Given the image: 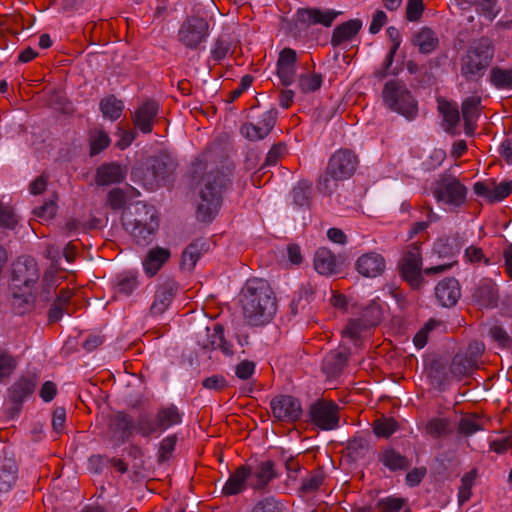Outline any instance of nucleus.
Returning <instances> with one entry per match:
<instances>
[{"label":"nucleus","mask_w":512,"mask_h":512,"mask_svg":"<svg viewBox=\"0 0 512 512\" xmlns=\"http://www.w3.org/2000/svg\"><path fill=\"white\" fill-rule=\"evenodd\" d=\"M158 110L159 105L154 100H148L143 103L133 115L135 127L145 134L150 133L153 130V124Z\"/></svg>","instance_id":"5701e85b"},{"label":"nucleus","mask_w":512,"mask_h":512,"mask_svg":"<svg viewBox=\"0 0 512 512\" xmlns=\"http://www.w3.org/2000/svg\"><path fill=\"white\" fill-rule=\"evenodd\" d=\"M176 442H177L176 435L168 436L162 440V442L160 443L159 455H158V462L160 464L166 462L169 459L171 453L175 449Z\"/></svg>","instance_id":"0e129e2a"},{"label":"nucleus","mask_w":512,"mask_h":512,"mask_svg":"<svg viewBox=\"0 0 512 512\" xmlns=\"http://www.w3.org/2000/svg\"><path fill=\"white\" fill-rule=\"evenodd\" d=\"M494 188H490L484 182H476L473 191L477 196L484 197L489 203L502 201L512 192V180L502 181L498 185L492 183Z\"/></svg>","instance_id":"4be33fe9"},{"label":"nucleus","mask_w":512,"mask_h":512,"mask_svg":"<svg viewBox=\"0 0 512 512\" xmlns=\"http://www.w3.org/2000/svg\"><path fill=\"white\" fill-rule=\"evenodd\" d=\"M355 266L357 272L363 277L375 278L384 273L386 263L381 254L371 251L361 255Z\"/></svg>","instance_id":"f3484780"},{"label":"nucleus","mask_w":512,"mask_h":512,"mask_svg":"<svg viewBox=\"0 0 512 512\" xmlns=\"http://www.w3.org/2000/svg\"><path fill=\"white\" fill-rule=\"evenodd\" d=\"M456 262L440 264L422 270V256L418 244L413 243L407 247L401 263L400 272L413 289H419L424 282L422 273L431 276L449 270Z\"/></svg>","instance_id":"39448f33"},{"label":"nucleus","mask_w":512,"mask_h":512,"mask_svg":"<svg viewBox=\"0 0 512 512\" xmlns=\"http://www.w3.org/2000/svg\"><path fill=\"white\" fill-rule=\"evenodd\" d=\"M314 268L321 275L337 274L341 270V264L335 255L325 247L319 248L314 257Z\"/></svg>","instance_id":"a878e982"},{"label":"nucleus","mask_w":512,"mask_h":512,"mask_svg":"<svg viewBox=\"0 0 512 512\" xmlns=\"http://www.w3.org/2000/svg\"><path fill=\"white\" fill-rule=\"evenodd\" d=\"M252 475V469L249 465L239 466L226 481L222 488V494L225 496L237 495L246 487L247 479Z\"/></svg>","instance_id":"bb28decb"},{"label":"nucleus","mask_w":512,"mask_h":512,"mask_svg":"<svg viewBox=\"0 0 512 512\" xmlns=\"http://www.w3.org/2000/svg\"><path fill=\"white\" fill-rule=\"evenodd\" d=\"M127 175V167L116 162L100 165L96 169L95 182L99 186L121 183Z\"/></svg>","instance_id":"412c9836"},{"label":"nucleus","mask_w":512,"mask_h":512,"mask_svg":"<svg viewBox=\"0 0 512 512\" xmlns=\"http://www.w3.org/2000/svg\"><path fill=\"white\" fill-rule=\"evenodd\" d=\"M241 303L244 319L250 326L264 325L277 311L276 298L269 284L263 280H250L242 290Z\"/></svg>","instance_id":"f257e3e1"},{"label":"nucleus","mask_w":512,"mask_h":512,"mask_svg":"<svg viewBox=\"0 0 512 512\" xmlns=\"http://www.w3.org/2000/svg\"><path fill=\"white\" fill-rule=\"evenodd\" d=\"M208 242L199 238L191 242L183 251L181 258V267H188L192 270L203 252L208 250Z\"/></svg>","instance_id":"72a5a7b5"},{"label":"nucleus","mask_w":512,"mask_h":512,"mask_svg":"<svg viewBox=\"0 0 512 512\" xmlns=\"http://www.w3.org/2000/svg\"><path fill=\"white\" fill-rule=\"evenodd\" d=\"M476 367V359L472 355L456 354L450 364V374L453 378L460 380L470 375Z\"/></svg>","instance_id":"2f4dec72"},{"label":"nucleus","mask_w":512,"mask_h":512,"mask_svg":"<svg viewBox=\"0 0 512 512\" xmlns=\"http://www.w3.org/2000/svg\"><path fill=\"white\" fill-rule=\"evenodd\" d=\"M428 434L434 438H439L452 433L450 422L445 418H434L431 419L426 426Z\"/></svg>","instance_id":"603ef678"},{"label":"nucleus","mask_w":512,"mask_h":512,"mask_svg":"<svg viewBox=\"0 0 512 512\" xmlns=\"http://www.w3.org/2000/svg\"><path fill=\"white\" fill-rule=\"evenodd\" d=\"M493 58V48L489 39H480L471 46L461 59V73L467 81L481 78Z\"/></svg>","instance_id":"0eeeda50"},{"label":"nucleus","mask_w":512,"mask_h":512,"mask_svg":"<svg viewBox=\"0 0 512 512\" xmlns=\"http://www.w3.org/2000/svg\"><path fill=\"white\" fill-rule=\"evenodd\" d=\"M438 38L428 27L422 28L412 39V44L417 46L422 54H429L434 51L438 45Z\"/></svg>","instance_id":"4c0bfd02"},{"label":"nucleus","mask_w":512,"mask_h":512,"mask_svg":"<svg viewBox=\"0 0 512 512\" xmlns=\"http://www.w3.org/2000/svg\"><path fill=\"white\" fill-rule=\"evenodd\" d=\"M110 137L103 129H95L90 137V155L95 156L110 145Z\"/></svg>","instance_id":"3c124183"},{"label":"nucleus","mask_w":512,"mask_h":512,"mask_svg":"<svg viewBox=\"0 0 512 512\" xmlns=\"http://www.w3.org/2000/svg\"><path fill=\"white\" fill-rule=\"evenodd\" d=\"M17 222L13 209L0 203V227L14 229Z\"/></svg>","instance_id":"69168bd1"},{"label":"nucleus","mask_w":512,"mask_h":512,"mask_svg":"<svg viewBox=\"0 0 512 512\" xmlns=\"http://www.w3.org/2000/svg\"><path fill=\"white\" fill-rule=\"evenodd\" d=\"M18 478V466L14 458L0 459V492H8Z\"/></svg>","instance_id":"c756f323"},{"label":"nucleus","mask_w":512,"mask_h":512,"mask_svg":"<svg viewBox=\"0 0 512 512\" xmlns=\"http://www.w3.org/2000/svg\"><path fill=\"white\" fill-rule=\"evenodd\" d=\"M362 21L359 19H351L336 26L331 37L333 47L340 46L342 43L350 41L361 29Z\"/></svg>","instance_id":"c85d7f7f"},{"label":"nucleus","mask_w":512,"mask_h":512,"mask_svg":"<svg viewBox=\"0 0 512 512\" xmlns=\"http://www.w3.org/2000/svg\"><path fill=\"white\" fill-rule=\"evenodd\" d=\"M490 81L498 89H512V69L493 67L490 71Z\"/></svg>","instance_id":"09e8293b"},{"label":"nucleus","mask_w":512,"mask_h":512,"mask_svg":"<svg viewBox=\"0 0 512 512\" xmlns=\"http://www.w3.org/2000/svg\"><path fill=\"white\" fill-rule=\"evenodd\" d=\"M384 104L394 112L408 120H413L418 114V103L406 84L399 80H389L382 91Z\"/></svg>","instance_id":"423d86ee"},{"label":"nucleus","mask_w":512,"mask_h":512,"mask_svg":"<svg viewBox=\"0 0 512 512\" xmlns=\"http://www.w3.org/2000/svg\"><path fill=\"white\" fill-rule=\"evenodd\" d=\"M155 417L160 431H164L168 427L181 422V415L178 409L173 405L160 409Z\"/></svg>","instance_id":"a18cd8bd"},{"label":"nucleus","mask_w":512,"mask_h":512,"mask_svg":"<svg viewBox=\"0 0 512 512\" xmlns=\"http://www.w3.org/2000/svg\"><path fill=\"white\" fill-rule=\"evenodd\" d=\"M498 289L491 280L484 278L476 286L473 299L482 307L494 308L498 305Z\"/></svg>","instance_id":"b1692460"},{"label":"nucleus","mask_w":512,"mask_h":512,"mask_svg":"<svg viewBox=\"0 0 512 512\" xmlns=\"http://www.w3.org/2000/svg\"><path fill=\"white\" fill-rule=\"evenodd\" d=\"M322 85L321 74H301L298 79V86L303 93L315 92Z\"/></svg>","instance_id":"4d7b16f0"},{"label":"nucleus","mask_w":512,"mask_h":512,"mask_svg":"<svg viewBox=\"0 0 512 512\" xmlns=\"http://www.w3.org/2000/svg\"><path fill=\"white\" fill-rule=\"evenodd\" d=\"M171 256L170 250L162 247H156L151 249L144 261L143 267L145 272L149 276H154L160 268L169 260Z\"/></svg>","instance_id":"7c9ffc66"},{"label":"nucleus","mask_w":512,"mask_h":512,"mask_svg":"<svg viewBox=\"0 0 512 512\" xmlns=\"http://www.w3.org/2000/svg\"><path fill=\"white\" fill-rule=\"evenodd\" d=\"M347 455L353 460L357 461L366 456L369 451V442L361 437L356 436L353 439L349 440L347 447Z\"/></svg>","instance_id":"de8ad7c7"},{"label":"nucleus","mask_w":512,"mask_h":512,"mask_svg":"<svg viewBox=\"0 0 512 512\" xmlns=\"http://www.w3.org/2000/svg\"><path fill=\"white\" fill-rule=\"evenodd\" d=\"M324 481V472L321 468H319L315 473L311 474L307 478L302 480V485L300 490L303 493L309 494L313 493L322 485Z\"/></svg>","instance_id":"052dcab7"},{"label":"nucleus","mask_w":512,"mask_h":512,"mask_svg":"<svg viewBox=\"0 0 512 512\" xmlns=\"http://www.w3.org/2000/svg\"><path fill=\"white\" fill-rule=\"evenodd\" d=\"M39 276L38 264L31 256H20L12 264L11 281L13 289L29 288L38 281Z\"/></svg>","instance_id":"9d476101"},{"label":"nucleus","mask_w":512,"mask_h":512,"mask_svg":"<svg viewBox=\"0 0 512 512\" xmlns=\"http://www.w3.org/2000/svg\"><path fill=\"white\" fill-rule=\"evenodd\" d=\"M177 290L178 284L173 279H167L159 284L155 291L154 300L150 306V314L152 316L163 314L172 303Z\"/></svg>","instance_id":"2eb2a0df"},{"label":"nucleus","mask_w":512,"mask_h":512,"mask_svg":"<svg viewBox=\"0 0 512 512\" xmlns=\"http://www.w3.org/2000/svg\"><path fill=\"white\" fill-rule=\"evenodd\" d=\"M311 421L322 430H334L339 426V407L332 401L318 400L310 405Z\"/></svg>","instance_id":"9b49d317"},{"label":"nucleus","mask_w":512,"mask_h":512,"mask_svg":"<svg viewBox=\"0 0 512 512\" xmlns=\"http://www.w3.org/2000/svg\"><path fill=\"white\" fill-rule=\"evenodd\" d=\"M489 335L502 348L512 347V337L507 333V331L502 326L493 325L492 327H490Z\"/></svg>","instance_id":"680f3d73"},{"label":"nucleus","mask_w":512,"mask_h":512,"mask_svg":"<svg viewBox=\"0 0 512 512\" xmlns=\"http://www.w3.org/2000/svg\"><path fill=\"white\" fill-rule=\"evenodd\" d=\"M424 11L423 0H408L406 7V18L408 21H418Z\"/></svg>","instance_id":"338daca9"},{"label":"nucleus","mask_w":512,"mask_h":512,"mask_svg":"<svg viewBox=\"0 0 512 512\" xmlns=\"http://www.w3.org/2000/svg\"><path fill=\"white\" fill-rule=\"evenodd\" d=\"M481 103L480 97H468L462 103V115L464 119V129L467 135H473L475 130L476 121L480 115L479 106Z\"/></svg>","instance_id":"cd10ccee"},{"label":"nucleus","mask_w":512,"mask_h":512,"mask_svg":"<svg viewBox=\"0 0 512 512\" xmlns=\"http://www.w3.org/2000/svg\"><path fill=\"white\" fill-rule=\"evenodd\" d=\"M398 428L397 422L393 418H382L374 422L373 431L378 437L388 438Z\"/></svg>","instance_id":"13d9d810"},{"label":"nucleus","mask_w":512,"mask_h":512,"mask_svg":"<svg viewBox=\"0 0 512 512\" xmlns=\"http://www.w3.org/2000/svg\"><path fill=\"white\" fill-rule=\"evenodd\" d=\"M121 220L125 230L142 246L151 242L159 227L154 207L142 202H137L124 211Z\"/></svg>","instance_id":"7ed1b4c3"},{"label":"nucleus","mask_w":512,"mask_h":512,"mask_svg":"<svg viewBox=\"0 0 512 512\" xmlns=\"http://www.w3.org/2000/svg\"><path fill=\"white\" fill-rule=\"evenodd\" d=\"M107 201L112 209L118 210L126 204V195L122 189L114 188L108 193Z\"/></svg>","instance_id":"774afa93"},{"label":"nucleus","mask_w":512,"mask_h":512,"mask_svg":"<svg viewBox=\"0 0 512 512\" xmlns=\"http://www.w3.org/2000/svg\"><path fill=\"white\" fill-rule=\"evenodd\" d=\"M277 119V111L275 109H271L267 111L259 124L255 125L253 123H246L241 126V133L247 139L254 140H262L264 139L270 131L275 126Z\"/></svg>","instance_id":"a211bd4d"},{"label":"nucleus","mask_w":512,"mask_h":512,"mask_svg":"<svg viewBox=\"0 0 512 512\" xmlns=\"http://www.w3.org/2000/svg\"><path fill=\"white\" fill-rule=\"evenodd\" d=\"M348 356L340 351H331L328 353L322 363V370L328 377L339 376L346 366Z\"/></svg>","instance_id":"f704fd0d"},{"label":"nucleus","mask_w":512,"mask_h":512,"mask_svg":"<svg viewBox=\"0 0 512 512\" xmlns=\"http://www.w3.org/2000/svg\"><path fill=\"white\" fill-rule=\"evenodd\" d=\"M233 168L227 165L222 170L210 171L203 178V188L200 191V203L197 207V218L210 222L218 213L222 204V193L231 184Z\"/></svg>","instance_id":"f03ea898"},{"label":"nucleus","mask_w":512,"mask_h":512,"mask_svg":"<svg viewBox=\"0 0 512 512\" xmlns=\"http://www.w3.org/2000/svg\"><path fill=\"white\" fill-rule=\"evenodd\" d=\"M358 158L349 149H339L329 159L326 170L319 176L317 190L331 195L338 188L340 181L349 179L356 171Z\"/></svg>","instance_id":"20e7f679"},{"label":"nucleus","mask_w":512,"mask_h":512,"mask_svg":"<svg viewBox=\"0 0 512 512\" xmlns=\"http://www.w3.org/2000/svg\"><path fill=\"white\" fill-rule=\"evenodd\" d=\"M484 429V422L477 414H466L462 416L457 425L458 435L462 437H469Z\"/></svg>","instance_id":"a19ab883"},{"label":"nucleus","mask_w":512,"mask_h":512,"mask_svg":"<svg viewBox=\"0 0 512 512\" xmlns=\"http://www.w3.org/2000/svg\"><path fill=\"white\" fill-rule=\"evenodd\" d=\"M408 507L407 499L402 497L389 496L379 499L376 508L379 512H401Z\"/></svg>","instance_id":"8fccbe9b"},{"label":"nucleus","mask_w":512,"mask_h":512,"mask_svg":"<svg viewBox=\"0 0 512 512\" xmlns=\"http://www.w3.org/2000/svg\"><path fill=\"white\" fill-rule=\"evenodd\" d=\"M380 461L391 471L407 470L411 462L394 449H386L380 454Z\"/></svg>","instance_id":"37998d69"},{"label":"nucleus","mask_w":512,"mask_h":512,"mask_svg":"<svg viewBox=\"0 0 512 512\" xmlns=\"http://www.w3.org/2000/svg\"><path fill=\"white\" fill-rule=\"evenodd\" d=\"M135 429H137L142 436L149 437L159 430L156 417L152 419L147 414H140L135 423Z\"/></svg>","instance_id":"6e6d98bb"},{"label":"nucleus","mask_w":512,"mask_h":512,"mask_svg":"<svg viewBox=\"0 0 512 512\" xmlns=\"http://www.w3.org/2000/svg\"><path fill=\"white\" fill-rule=\"evenodd\" d=\"M429 377L432 384L439 390H444L450 378H453L450 374V368L448 369L446 363L442 360L432 361L429 369Z\"/></svg>","instance_id":"ea45409f"},{"label":"nucleus","mask_w":512,"mask_h":512,"mask_svg":"<svg viewBox=\"0 0 512 512\" xmlns=\"http://www.w3.org/2000/svg\"><path fill=\"white\" fill-rule=\"evenodd\" d=\"M370 327L362 320L361 317L357 319H350L343 334L352 340H357L363 331L368 330Z\"/></svg>","instance_id":"e2e57ef3"},{"label":"nucleus","mask_w":512,"mask_h":512,"mask_svg":"<svg viewBox=\"0 0 512 512\" xmlns=\"http://www.w3.org/2000/svg\"><path fill=\"white\" fill-rule=\"evenodd\" d=\"M435 296L441 306L447 308L455 306L461 296L458 280L448 277L440 281L435 288Z\"/></svg>","instance_id":"aec40b11"},{"label":"nucleus","mask_w":512,"mask_h":512,"mask_svg":"<svg viewBox=\"0 0 512 512\" xmlns=\"http://www.w3.org/2000/svg\"><path fill=\"white\" fill-rule=\"evenodd\" d=\"M340 12L334 10H322L320 8H300L297 10V21L307 27L321 24L330 27Z\"/></svg>","instance_id":"dca6fc26"},{"label":"nucleus","mask_w":512,"mask_h":512,"mask_svg":"<svg viewBox=\"0 0 512 512\" xmlns=\"http://www.w3.org/2000/svg\"><path fill=\"white\" fill-rule=\"evenodd\" d=\"M208 36V21L197 15L187 16L178 31L179 42L192 50H196Z\"/></svg>","instance_id":"1a4fd4ad"},{"label":"nucleus","mask_w":512,"mask_h":512,"mask_svg":"<svg viewBox=\"0 0 512 512\" xmlns=\"http://www.w3.org/2000/svg\"><path fill=\"white\" fill-rule=\"evenodd\" d=\"M248 512H285L284 504L274 496L257 500Z\"/></svg>","instance_id":"49530a36"},{"label":"nucleus","mask_w":512,"mask_h":512,"mask_svg":"<svg viewBox=\"0 0 512 512\" xmlns=\"http://www.w3.org/2000/svg\"><path fill=\"white\" fill-rule=\"evenodd\" d=\"M99 108L104 118L115 121L120 118L124 109V103L122 100L117 99L115 95H109L101 99Z\"/></svg>","instance_id":"c03bdc74"},{"label":"nucleus","mask_w":512,"mask_h":512,"mask_svg":"<svg viewBox=\"0 0 512 512\" xmlns=\"http://www.w3.org/2000/svg\"><path fill=\"white\" fill-rule=\"evenodd\" d=\"M314 293L315 288L310 283L303 284L290 303V313L296 316L299 312L304 311L311 303Z\"/></svg>","instance_id":"c9c22d12"},{"label":"nucleus","mask_w":512,"mask_h":512,"mask_svg":"<svg viewBox=\"0 0 512 512\" xmlns=\"http://www.w3.org/2000/svg\"><path fill=\"white\" fill-rule=\"evenodd\" d=\"M71 293L68 290L61 289L49 310L48 318L50 322H56L61 319L64 313L71 315L72 310L69 303Z\"/></svg>","instance_id":"e433bc0d"},{"label":"nucleus","mask_w":512,"mask_h":512,"mask_svg":"<svg viewBox=\"0 0 512 512\" xmlns=\"http://www.w3.org/2000/svg\"><path fill=\"white\" fill-rule=\"evenodd\" d=\"M134 430L135 422L127 413L119 411L109 417L108 435L115 443L126 442Z\"/></svg>","instance_id":"ddd939ff"},{"label":"nucleus","mask_w":512,"mask_h":512,"mask_svg":"<svg viewBox=\"0 0 512 512\" xmlns=\"http://www.w3.org/2000/svg\"><path fill=\"white\" fill-rule=\"evenodd\" d=\"M37 382V377L32 375L21 377L11 386L9 389V397L12 402L11 417L20 413L23 401L34 392Z\"/></svg>","instance_id":"4468645a"},{"label":"nucleus","mask_w":512,"mask_h":512,"mask_svg":"<svg viewBox=\"0 0 512 512\" xmlns=\"http://www.w3.org/2000/svg\"><path fill=\"white\" fill-rule=\"evenodd\" d=\"M432 193L438 202L460 207L466 201L467 188L455 176L443 174L433 183Z\"/></svg>","instance_id":"6e6552de"},{"label":"nucleus","mask_w":512,"mask_h":512,"mask_svg":"<svg viewBox=\"0 0 512 512\" xmlns=\"http://www.w3.org/2000/svg\"><path fill=\"white\" fill-rule=\"evenodd\" d=\"M360 317L370 328L378 325L382 319L380 305L376 301H372L362 310Z\"/></svg>","instance_id":"5fc2aeb1"},{"label":"nucleus","mask_w":512,"mask_h":512,"mask_svg":"<svg viewBox=\"0 0 512 512\" xmlns=\"http://www.w3.org/2000/svg\"><path fill=\"white\" fill-rule=\"evenodd\" d=\"M464 241L459 233L438 238L434 245L433 251L441 258H450L459 254Z\"/></svg>","instance_id":"393cba45"},{"label":"nucleus","mask_w":512,"mask_h":512,"mask_svg":"<svg viewBox=\"0 0 512 512\" xmlns=\"http://www.w3.org/2000/svg\"><path fill=\"white\" fill-rule=\"evenodd\" d=\"M270 408L274 418L283 422H295L302 415L301 404L291 395H278L272 398Z\"/></svg>","instance_id":"f8f14e48"},{"label":"nucleus","mask_w":512,"mask_h":512,"mask_svg":"<svg viewBox=\"0 0 512 512\" xmlns=\"http://www.w3.org/2000/svg\"><path fill=\"white\" fill-rule=\"evenodd\" d=\"M274 466V462L271 460L263 461L257 466L253 474L255 482L251 483L253 490H264L270 481L277 477Z\"/></svg>","instance_id":"473e14b6"},{"label":"nucleus","mask_w":512,"mask_h":512,"mask_svg":"<svg viewBox=\"0 0 512 512\" xmlns=\"http://www.w3.org/2000/svg\"><path fill=\"white\" fill-rule=\"evenodd\" d=\"M293 204L300 208H309L312 200V184L301 180L291 192Z\"/></svg>","instance_id":"79ce46f5"},{"label":"nucleus","mask_w":512,"mask_h":512,"mask_svg":"<svg viewBox=\"0 0 512 512\" xmlns=\"http://www.w3.org/2000/svg\"><path fill=\"white\" fill-rule=\"evenodd\" d=\"M476 478V470L466 473L461 479V486L458 493L459 504L462 505L471 497V488Z\"/></svg>","instance_id":"bf43d9fd"},{"label":"nucleus","mask_w":512,"mask_h":512,"mask_svg":"<svg viewBox=\"0 0 512 512\" xmlns=\"http://www.w3.org/2000/svg\"><path fill=\"white\" fill-rule=\"evenodd\" d=\"M439 111L443 115L444 122L448 125L446 131L451 132L455 129L460 121V114L456 107L452 106L449 102H443L439 104Z\"/></svg>","instance_id":"864d4df0"},{"label":"nucleus","mask_w":512,"mask_h":512,"mask_svg":"<svg viewBox=\"0 0 512 512\" xmlns=\"http://www.w3.org/2000/svg\"><path fill=\"white\" fill-rule=\"evenodd\" d=\"M175 160L167 153H159L150 160L148 171L152 173L154 180L157 183H163L170 181L176 169Z\"/></svg>","instance_id":"6ab92c4d"},{"label":"nucleus","mask_w":512,"mask_h":512,"mask_svg":"<svg viewBox=\"0 0 512 512\" xmlns=\"http://www.w3.org/2000/svg\"><path fill=\"white\" fill-rule=\"evenodd\" d=\"M35 301L36 299L31 293L13 289L11 305L15 314L22 316L31 312L34 308Z\"/></svg>","instance_id":"58836bf2"}]
</instances>
